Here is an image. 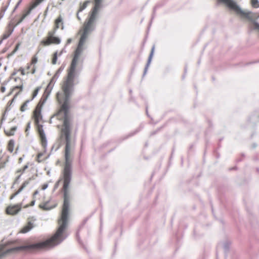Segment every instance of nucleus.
<instances>
[{
	"mask_svg": "<svg viewBox=\"0 0 259 259\" xmlns=\"http://www.w3.org/2000/svg\"><path fill=\"white\" fill-rule=\"evenodd\" d=\"M71 163L65 162L63 174V205L60 219L58 221L59 225L56 233L50 238L41 242H45L48 248H52L60 244L67 237L65 230L67 226L69 210V195L68 188L71 180Z\"/></svg>",
	"mask_w": 259,
	"mask_h": 259,
	"instance_id": "obj_1",
	"label": "nucleus"
},
{
	"mask_svg": "<svg viewBox=\"0 0 259 259\" xmlns=\"http://www.w3.org/2000/svg\"><path fill=\"white\" fill-rule=\"evenodd\" d=\"M104 0H94V6L92 8L88 20L84 22L83 30L79 38L78 46L83 47L89 33L94 30L96 21L100 9L103 7L102 3Z\"/></svg>",
	"mask_w": 259,
	"mask_h": 259,
	"instance_id": "obj_2",
	"label": "nucleus"
},
{
	"mask_svg": "<svg viewBox=\"0 0 259 259\" xmlns=\"http://www.w3.org/2000/svg\"><path fill=\"white\" fill-rule=\"evenodd\" d=\"M79 72L76 70L68 69V73L66 80L64 81L62 90L63 92V102L61 107H70V98L74 91V79L79 76Z\"/></svg>",
	"mask_w": 259,
	"mask_h": 259,
	"instance_id": "obj_3",
	"label": "nucleus"
},
{
	"mask_svg": "<svg viewBox=\"0 0 259 259\" xmlns=\"http://www.w3.org/2000/svg\"><path fill=\"white\" fill-rule=\"evenodd\" d=\"M224 3L231 10L233 11L236 14L245 18L251 22L254 25V29L259 30V23L255 20L259 18V14L254 13L251 11H243L234 0H218Z\"/></svg>",
	"mask_w": 259,
	"mask_h": 259,
	"instance_id": "obj_4",
	"label": "nucleus"
},
{
	"mask_svg": "<svg viewBox=\"0 0 259 259\" xmlns=\"http://www.w3.org/2000/svg\"><path fill=\"white\" fill-rule=\"evenodd\" d=\"M70 107H61L60 112L64 113L63 128L62 133L64 136L65 141V162L71 163L69 159L70 150V118L69 115Z\"/></svg>",
	"mask_w": 259,
	"mask_h": 259,
	"instance_id": "obj_5",
	"label": "nucleus"
},
{
	"mask_svg": "<svg viewBox=\"0 0 259 259\" xmlns=\"http://www.w3.org/2000/svg\"><path fill=\"white\" fill-rule=\"evenodd\" d=\"M45 244V242H41V241H39L34 243L21 245L9 248L2 252H0V259H1L2 257L5 256L7 254L18 252L20 250H25L28 249L39 250L41 249L48 248Z\"/></svg>",
	"mask_w": 259,
	"mask_h": 259,
	"instance_id": "obj_6",
	"label": "nucleus"
},
{
	"mask_svg": "<svg viewBox=\"0 0 259 259\" xmlns=\"http://www.w3.org/2000/svg\"><path fill=\"white\" fill-rule=\"evenodd\" d=\"M47 96L42 100V99L40 100L38 104L37 105L35 109L33 111V118L34 119L35 123H38L42 119V116L41 115V108L43 105L46 102L47 99L48 98Z\"/></svg>",
	"mask_w": 259,
	"mask_h": 259,
	"instance_id": "obj_7",
	"label": "nucleus"
},
{
	"mask_svg": "<svg viewBox=\"0 0 259 259\" xmlns=\"http://www.w3.org/2000/svg\"><path fill=\"white\" fill-rule=\"evenodd\" d=\"M64 67H60L57 70V71H56V73L54 75L53 77L51 78L49 83L47 85L45 90L46 92H48V96H49L50 94L56 80L59 77L60 74L61 73Z\"/></svg>",
	"mask_w": 259,
	"mask_h": 259,
	"instance_id": "obj_8",
	"label": "nucleus"
},
{
	"mask_svg": "<svg viewBox=\"0 0 259 259\" xmlns=\"http://www.w3.org/2000/svg\"><path fill=\"white\" fill-rule=\"evenodd\" d=\"M35 124L37 125V132L41 140L42 146L46 149L47 146V140L43 129V126L42 124H40L39 123H35Z\"/></svg>",
	"mask_w": 259,
	"mask_h": 259,
	"instance_id": "obj_9",
	"label": "nucleus"
},
{
	"mask_svg": "<svg viewBox=\"0 0 259 259\" xmlns=\"http://www.w3.org/2000/svg\"><path fill=\"white\" fill-rule=\"evenodd\" d=\"M57 29L54 28L53 30L48 32V36L45 39L41 41V44L44 46H49L52 44L51 38L53 37L56 33Z\"/></svg>",
	"mask_w": 259,
	"mask_h": 259,
	"instance_id": "obj_10",
	"label": "nucleus"
},
{
	"mask_svg": "<svg viewBox=\"0 0 259 259\" xmlns=\"http://www.w3.org/2000/svg\"><path fill=\"white\" fill-rule=\"evenodd\" d=\"M21 208V204L15 205L12 206H9L7 209L8 214L15 215L16 214Z\"/></svg>",
	"mask_w": 259,
	"mask_h": 259,
	"instance_id": "obj_11",
	"label": "nucleus"
},
{
	"mask_svg": "<svg viewBox=\"0 0 259 259\" xmlns=\"http://www.w3.org/2000/svg\"><path fill=\"white\" fill-rule=\"evenodd\" d=\"M154 49H155V46L154 45L153 46V47L151 49V52L149 54V56L148 57V60H147V64L145 67V68H144V72H143V77H144L147 73V70H148V67L151 62V60H152V57L153 56V54H154Z\"/></svg>",
	"mask_w": 259,
	"mask_h": 259,
	"instance_id": "obj_12",
	"label": "nucleus"
},
{
	"mask_svg": "<svg viewBox=\"0 0 259 259\" xmlns=\"http://www.w3.org/2000/svg\"><path fill=\"white\" fill-rule=\"evenodd\" d=\"M61 25V29H64V23L63 21V18L61 15H59L55 21V29H58L60 28V25Z\"/></svg>",
	"mask_w": 259,
	"mask_h": 259,
	"instance_id": "obj_13",
	"label": "nucleus"
},
{
	"mask_svg": "<svg viewBox=\"0 0 259 259\" xmlns=\"http://www.w3.org/2000/svg\"><path fill=\"white\" fill-rule=\"evenodd\" d=\"M83 47H80V46L77 45V48H76V50H75L73 57L78 59L79 57V56L81 54L82 52H83Z\"/></svg>",
	"mask_w": 259,
	"mask_h": 259,
	"instance_id": "obj_14",
	"label": "nucleus"
},
{
	"mask_svg": "<svg viewBox=\"0 0 259 259\" xmlns=\"http://www.w3.org/2000/svg\"><path fill=\"white\" fill-rule=\"evenodd\" d=\"M33 228V224L29 221L27 225L25 226L21 230V232L22 233H26L28 232H29L31 229H32Z\"/></svg>",
	"mask_w": 259,
	"mask_h": 259,
	"instance_id": "obj_15",
	"label": "nucleus"
},
{
	"mask_svg": "<svg viewBox=\"0 0 259 259\" xmlns=\"http://www.w3.org/2000/svg\"><path fill=\"white\" fill-rule=\"evenodd\" d=\"M44 1V0H34L31 3L29 8L32 10Z\"/></svg>",
	"mask_w": 259,
	"mask_h": 259,
	"instance_id": "obj_16",
	"label": "nucleus"
},
{
	"mask_svg": "<svg viewBox=\"0 0 259 259\" xmlns=\"http://www.w3.org/2000/svg\"><path fill=\"white\" fill-rule=\"evenodd\" d=\"M78 60V58L73 57V59L71 61L70 66L69 68V69L76 70V67Z\"/></svg>",
	"mask_w": 259,
	"mask_h": 259,
	"instance_id": "obj_17",
	"label": "nucleus"
},
{
	"mask_svg": "<svg viewBox=\"0 0 259 259\" xmlns=\"http://www.w3.org/2000/svg\"><path fill=\"white\" fill-rule=\"evenodd\" d=\"M15 145V141L14 140L11 139L8 142V149L11 153L13 152L14 150V147Z\"/></svg>",
	"mask_w": 259,
	"mask_h": 259,
	"instance_id": "obj_18",
	"label": "nucleus"
},
{
	"mask_svg": "<svg viewBox=\"0 0 259 259\" xmlns=\"http://www.w3.org/2000/svg\"><path fill=\"white\" fill-rule=\"evenodd\" d=\"M16 130L17 126H13L10 129L9 131H5V134L8 136H13Z\"/></svg>",
	"mask_w": 259,
	"mask_h": 259,
	"instance_id": "obj_19",
	"label": "nucleus"
},
{
	"mask_svg": "<svg viewBox=\"0 0 259 259\" xmlns=\"http://www.w3.org/2000/svg\"><path fill=\"white\" fill-rule=\"evenodd\" d=\"M31 101V100H27L20 107V111L21 112H24L26 110V107L28 105V104Z\"/></svg>",
	"mask_w": 259,
	"mask_h": 259,
	"instance_id": "obj_20",
	"label": "nucleus"
},
{
	"mask_svg": "<svg viewBox=\"0 0 259 259\" xmlns=\"http://www.w3.org/2000/svg\"><path fill=\"white\" fill-rule=\"evenodd\" d=\"M90 3V1H86L82 5H81L79 7V9L78 11V13L84 10L88 6V5Z\"/></svg>",
	"mask_w": 259,
	"mask_h": 259,
	"instance_id": "obj_21",
	"label": "nucleus"
},
{
	"mask_svg": "<svg viewBox=\"0 0 259 259\" xmlns=\"http://www.w3.org/2000/svg\"><path fill=\"white\" fill-rule=\"evenodd\" d=\"M41 87L40 86V87H37L35 90L34 91H33V93H32V98L31 99H30L29 100H31L32 101L34 98H35L38 93V92L39 91V90L41 89Z\"/></svg>",
	"mask_w": 259,
	"mask_h": 259,
	"instance_id": "obj_22",
	"label": "nucleus"
},
{
	"mask_svg": "<svg viewBox=\"0 0 259 259\" xmlns=\"http://www.w3.org/2000/svg\"><path fill=\"white\" fill-rule=\"evenodd\" d=\"M52 44H59L61 42V39L57 36H54L51 38Z\"/></svg>",
	"mask_w": 259,
	"mask_h": 259,
	"instance_id": "obj_23",
	"label": "nucleus"
},
{
	"mask_svg": "<svg viewBox=\"0 0 259 259\" xmlns=\"http://www.w3.org/2000/svg\"><path fill=\"white\" fill-rule=\"evenodd\" d=\"M29 181H25L21 186L20 187L19 190L17 191L19 193H20L21 191H23V190L27 186V185L29 184Z\"/></svg>",
	"mask_w": 259,
	"mask_h": 259,
	"instance_id": "obj_24",
	"label": "nucleus"
},
{
	"mask_svg": "<svg viewBox=\"0 0 259 259\" xmlns=\"http://www.w3.org/2000/svg\"><path fill=\"white\" fill-rule=\"evenodd\" d=\"M57 59H58V52H56L53 54V59H52V63L53 65H55L56 64Z\"/></svg>",
	"mask_w": 259,
	"mask_h": 259,
	"instance_id": "obj_25",
	"label": "nucleus"
},
{
	"mask_svg": "<svg viewBox=\"0 0 259 259\" xmlns=\"http://www.w3.org/2000/svg\"><path fill=\"white\" fill-rule=\"evenodd\" d=\"M251 5L254 8H259V1L258 0H251Z\"/></svg>",
	"mask_w": 259,
	"mask_h": 259,
	"instance_id": "obj_26",
	"label": "nucleus"
},
{
	"mask_svg": "<svg viewBox=\"0 0 259 259\" xmlns=\"http://www.w3.org/2000/svg\"><path fill=\"white\" fill-rule=\"evenodd\" d=\"M224 249L225 253L226 254H227L229 250V243L226 242L224 244Z\"/></svg>",
	"mask_w": 259,
	"mask_h": 259,
	"instance_id": "obj_27",
	"label": "nucleus"
},
{
	"mask_svg": "<svg viewBox=\"0 0 259 259\" xmlns=\"http://www.w3.org/2000/svg\"><path fill=\"white\" fill-rule=\"evenodd\" d=\"M20 94V92H18L13 97V99L10 100L9 102H8V104L9 105V106H11L13 103L15 101V100H16L17 96Z\"/></svg>",
	"mask_w": 259,
	"mask_h": 259,
	"instance_id": "obj_28",
	"label": "nucleus"
},
{
	"mask_svg": "<svg viewBox=\"0 0 259 259\" xmlns=\"http://www.w3.org/2000/svg\"><path fill=\"white\" fill-rule=\"evenodd\" d=\"M19 46H20V44H17L16 45L14 50L12 51V52L9 55V56H13L19 49Z\"/></svg>",
	"mask_w": 259,
	"mask_h": 259,
	"instance_id": "obj_29",
	"label": "nucleus"
},
{
	"mask_svg": "<svg viewBox=\"0 0 259 259\" xmlns=\"http://www.w3.org/2000/svg\"><path fill=\"white\" fill-rule=\"evenodd\" d=\"M28 165H25L24 166V167L22 168L19 169L17 170V173H23L25 171V170L28 168Z\"/></svg>",
	"mask_w": 259,
	"mask_h": 259,
	"instance_id": "obj_30",
	"label": "nucleus"
},
{
	"mask_svg": "<svg viewBox=\"0 0 259 259\" xmlns=\"http://www.w3.org/2000/svg\"><path fill=\"white\" fill-rule=\"evenodd\" d=\"M10 0L8 3V4L5 6V7H2L1 9V11L2 12H3L4 13H5V12L7 11V9L8 8L9 6V5H10Z\"/></svg>",
	"mask_w": 259,
	"mask_h": 259,
	"instance_id": "obj_31",
	"label": "nucleus"
},
{
	"mask_svg": "<svg viewBox=\"0 0 259 259\" xmlns=\"http://www.w3.org/2000/svg\"><path fill=\"white\" fill-rule=\"evenodd\" d=\"M39 207L41 208H42V209L45 210H50L52 208V207H48L47 206V203L44 204H43V205H40Z\"/></svg>",
	"mask_w": 259,
	"mask_h": 259,
	"instance_id": "obj_32",
	"label": "nucleus"
},
{
	"mask_svg": "<svg viewBox=\"0 0 259 259\" xmlns=\"http://www.w3.org/2000/svg\"><path fill=\"white\" fill-rule=\"evenodd\" d=\"M15 89H20V91L19 92H21V91H22L23 89V83L22 82V84L20 85H16L15 86L13 90H15Z\"/></svg>",
	"mask_w": 259,
	"mask_h": 259,
	"instance_id": "obj_33",
	"label": "nucleus"
},
{
	"mask_svg": "<svg viewBox=\"0 0 259 259\" xmlns=\"http://www.w3.org/2000/svg\"><path fill=\"white\" fill-rule=\"evenodd\" d=\"M10 34H8V32L4 33L2 36V39L4 40L7 39L10 36Z\"/></svg>",
	"mask_w": 259,
	"mask_h": 259,
	"instance_id": "obj_34",
	"label": "nucleus"
},
{
	"mask_svg": "<svg viewBox=\"0 0 259 259\" xmlns=\"http://www.w3.org/2000/svg\"><path fill=\"white\" fill-rule=\"evenodd\" d=\"M37 62V58L36 56L33 57L31 60L32 64H36Z\"/></svg>",
	"mask_w": 259,
	"mask_h": 259,
	"instance_id": "obj_35",
	"label": "nucleus"
},
{
	"mask_svg": "<svg viewBox=\"0 0 259 259\" xmlns=\"http://www.w3.org/2000/svg\"><path fill=\"white\" fill-rule=\"evenodd\" d=\"M32 10L29 7L28 9L25 12L24 14L27 16L31 12Z\"/></svg>",
	"mask_w": 259,
	"mask_h": 259,
	"instance_id": "obj_36",
	"label": "nucleus"
},
{
	"mask_svg": "<svg viewBox=\"0 0 259 259\" xmlns=\"http://www.w3.org/2000/svg\"><path fill=\"white\" fill-rule=\"evenodd\" d=\"M18 71L21 72V73L22 75H25V71H24V69L23 68L20 67Z\"/></svg>",
	"mask_w": 259,
	"mask_h": 259,
	"instance_id": "obj_37",
	"label": "nucleus"
},
{
	"mask_svg": "<svg viewBox=\"0 0 259 259\" xmlns=\"http://www.w3.org/2000/svg\"><path fill=\"white\" fill-rule=\"evenodd\" d=\"M30 128V122H28L27 123V126H26L25 132H27V131H28Z\"/></svg>",
	"mask_w": 259,
	"mask_h": 259,
	"instance_id": "obj_38",
	"label": "nucleus"
},
{
	"mask_svg": "<svg viewBox=\"0 0 259 259\" xmlns=\"http://www.w3.org/2000/svg\"><path fill=\"white\" fill-rule=\"evenodd\" d=\"M48 187V184L46 183L44 184L42 186V190H45Z\"/></svg>",
	"mask_w": 259,
	"mask_h": 259,
	"instance_id": "obj_39",
	"label": "nucleus"
},
{
	"mask_svg": "<svg viewBox=\"0 0 259 259\" xmlns=\"http://www.w3.org/2000/svg\"><path fill=\"white\" fill-rule=\"evenodd\" d=\"M19 193L17 191L16 193L13 194L10 197L11 199H13L15 197H16L17 195H18Z\"/></svg>",
	"mask_w": 259,
	"mask_h": 259,
	"instance_id": "obj_40",
	"label": "nucleus"
},
{
	"mask_svg": "<svg viewBox=\"0 0 259 259\" xmlns=\"http://www.w3.org/2000/svg\"><path fill=\"white\" fill-rule=\"evenodd\" d=\"M14 29V27H13L12 28H10L9 29L8 31L7 32L8 34H10V35L12 33Z\"/></svg>",
	"mask_w": 259,
	"mask_h": 259,
	"instance_id": "obj_41",
	"label": "nucleus"
},
{
	"mask_svg": "<svg viewBox=\"0 0 259 259\" xmlns=\"http://www.w3.org/2000/svg\"><path fill=\"white\" fill-rule=\"evenodd\" d=\"M5 91H6V87L4 86H2L1 87V92L2 93H4L5 92Z\"/></svg>",
	"mask_w": 259,
	"mask_h": 259,
	"instance_id": "obj_42",
	"label": "nucleus"
},
{
	"mask_svg": "<svg viewBox=\"0 0 259 259\" xmlns=\"http://www.w3.org/2000/svg\"><path fill=\"white\" fill-rule=\"evenodd\" d=\"M20 177H21V175H20L18 176H17V177L16 178V180L15 181V183H18V181L19 180V179L20 178Z\"/></svg>",
	"mask_w": 259,
	"mask_h": 259,
	"instance_id": "obj_43",
	"label": "nucleus"
},
{
	"mask_svg": "<svg viewBox=\"0 0 259 259\" xmlns=\"http://www.w3.org/2000/svg\"><path fill=\"white\" fill-rule=\"evenodd\" d=\"M14 80H15V81H17V80H21V82H22V81H23V80H22L20 77H15V78H14Z\"/></svg>",
	"mask_w": 259,
	"mask_h": 259,
	"instance_id": "obj_44",
	"label": "nucleus"
},
{
	"mask_svg": "<svg viewBox=\"0 0 259 259\" xmlns=\"http://www.w3.org/2000/svg\"><path fill=\"white\" fill-rule=\"evenodd\" d=\"M26 15H25L24 13L22 15V17H21V19H22V21L26 17Z\"/></svg>",
	"mask_w": 259,
	"mask_h": 259,
	"instance_id": "obj_45",
	"label": "nucleus"
},
{
	"mask_svg": "<svg viewBox=\"0 0 259 259\" xmlns=\"http://www.w3.org/2000/svg\"><path fill=\"white\" fill-rule=\"evenodd\" d=\"M26 15H25L24 13L22 15V17H21V19H22V21L26 17Z\"/></svg>",
	"mask_w": 259,
	"mask_h": 259,
	"instance_id": "obj_46",
	"label": "nucleus"
},
{
	"mask_svg": "<svg viewBox=\"0 0 259 259\" xmlns=\"http://www.w3.org/2000/svg\"><path fill=\"white\" fill-rule=\"evenodd\" d=\"M5 13L0 11V20L4 17Z\"/></svg>",
	"mask_w": 259,
	"mask_h": 259,
	"instance_id": "obj_47",
	"label": "nucleus"
},
{
	"mask_svg": "<svg viewBox=\"0 0 259 259\" xmlns=\"http://www.w3.org/2000/svg\"><path fill=\"white\" fill-rule=\"evenodd\" d=\"M39 192L38 190H36L35 191V192H34L33 193V198L34 197V196L36 195H37L38 194Z\"/></svg>",
	"mask_w": 259,
	"mask_h": 259,
	"instance_id": "obj_48",
	"label": "nucleus"
},
{
	"mask_svg": "<svg viewBox=\"0 0 259 259\" xmlns=\"http://www.w3.org/2000/svg\"><path fill=\"white\" fill-rule=\"evenodd\" d=\"M18 6L16 5V6H15L14 8V10H13L12 11V13H13L18 8Z\"/></svg>",
	"mask_w": 259,
	"mask_h": 259,
	"instance_id": "obj_49",
	"label": "nucleus"
},
{
	"mask_svg": "<svg viewBox=\"0 0 259 259\" xmlns=\"http://www.w3.org/2000/svg\"><path fill=\"white\" fill-rule=\"evenodd\" d=\"M35 200H33L31 202L30 205H31V206H33V205L35 204Z\"/></svg>",
	"mask_w": 259,
	"mask_h": 259,
	"instance_id": "obj_50",
	"label": "nucleus"
},
{
	"mask_svg": "<svg viewBox=\"0 0 259 259\" xmlns=\"http://www.w3.org/2000/svg\"><path fill=\"white\" fill-rule=\"evenodd\" d=\"M22 21H23L22 20V19H20L17 22V24H16V26L20 24Z\"/></svg>",
	"mask_w": 259,
	"mask_h": 259,
	"instance_id": "obj_51",
	"label": "nucleus"
},
{
	"mask_svg": "<svg viewBox=\"0 0 259 259\" xmlns=\"http://www.w3.org/2000/svg\"><path fill=\"white\" fill-rule=\"evenodd\" d=\"M71 41H72L71 38L68 39L67 40V44H69L71 43Z\"/></svg>",
	"mask_w": 259,
	"mask_h": 259,
	"instance_id": "obj_52",
	"label": "nucleus"
},
{
	"mask_svg": "<svg viewBox=\"0 0 259 259\" xmlns=\"http://www.w3.org/2000/svg\"><path fill=\"white\" fill-rule=\"evenodd\" d=\"M17 73V71H14L12 73V75L11 76H15V75H16Z\"/></svg>",
	"mask_w": 259,
	"mask_h": 259,
	"instance_id": "obj_53",
	"label": "nucleus"
},
{
	"mask_svg": "<svg viewBox=\"0 0 259 259\" xmlns=\"http://www.w3.org/2000/svg\"><path fill=\"white\" fill-rule=\"evenodd\" d=\"M22 0H19L16 5L19 6L20 5V4L22 3Z\"/></svg>",
	"mask_w": 259,
	"mask_h": 259,
	"instance_id": "obj_54",
	"label": "nucleus"
},
{
	"mask_svg": "<svg viewBox=\"0 0 259 259\" xmlns=\"http://www.w3.org/2000/svg\"><path fill=\"white\" fill-rule=\"evenodd\" d=\"M138 131H138V130H136V131H135V132L134 133L131 134L130 136H133L134 134H136L137 133H138Z\"/></svg>",
	"mask_w": 259,
	"mask_h": 259,
	"instance_id": "obj_55",
	"label": "nucleus"
},
{
	"mask_svg": "<svg viewBox=\"0 0 259 259\" xmlns=\"http://www.w3.org/2000/svg\"><path fill=\"white\" fill-rule=\"evenodd\" d=\"M59 181H59L58 182H57L56 183V184H55V188H57V187H58V185H59Z\"/></svg>",
	"mask_w": 259,
	"mask_h": 259,
	"instance_id": "obj_56",
	"label": "nucleus"
},
{
	"mask_svg": "<svg viewBox=\"0 0 259 259\" xmlns=\"http://www.w3.org/2000/svg\"><path fill=\"white\" fill-rule=\"evenodd\" d=\"M35 72V68H33L32 70V71H31V73L32 74H34Z\"/></svg>",
	"mask_w": 259,
	"mask_h": 259,
	"instance_id": "obj_57",
	"label": "nucleus"
},
{
	"mask_svg": "<svg viewBox=\"0 0 259 259\" xmlns=\"http://www.w3.org/2000/svg\"><path fill=\"white\" fill-rule=\"evenodd\" d=\"M42 156V153H39L37 155V158L39 159L40 157Z\"/></svg>",
	"mask_w": 259,
	"mask_h": 259,
	"instance_id": "obj_58",
	"label": "nucleus"
},
{
	"mask_svg": "<svg viewBox=\"0 0 259 259\" xmlns=\"http://www.w3.org/2000/svg\"><path fill=\"white\" fill-rule=\"evenodd\" d=\"M256 147H257V144H256V143H253V144H252V147H253V148H255Z\"/></svg>",
	"mask_w": 259,
	"mask_h": 259,
	"instance_id": "obj_59",
	"label": "nucleus"
},
{
	"mask_svg": "<svg viewBox=\"0 0 259 259\" xmlns=\"http://www.w3.org/2000/svg\"><path fill=\"white\" fill-rule=\"evenodd\" d=\"M22 160H23V158H22V157H20V158H19V162L20 163V162H21L22 161Z\"/></svg>",
	"mask_w": 259,
	"mask_h": 259,
	"instance_id": "obj_60",
	"label": "nucleus"
},
{
	"mask_svg": "<svg viewBox=\"0 0 259 259\" xmlns=\"http://www.w3.org/2000/svg\"><path fill=\"white\" fill-rule=\"evenodd\" d=\"M5 163H3V164H2V166H1V165H0V169H1V168L4 167L5 166Z\"/></svg>",
	"mask_w": 259,
	"mask_h": 259,
	"instance_id": "obj_61",
	"label": "nucleus"
},
{
	"mask_svg": "<svg viewBox=\"0 0 259 259\" xmlns=\"http://www.w3.org/2000/svg\"><path fill=\"white\" fill-rule=\"evenodd\" d=\"M77 19H78L79 20H80V17L79 16V15H78V13H77Z\"/></svg>",
	"mask_w": 259,
	"mask_h": 259,
	"instance_id": "obj_62",
	"label": "nucleus"
},
{
	"mask_svg": "<svg viewBox=\"0 0 259 259\" xmlns=\"http://www.w3.org/2000/svg\"><path fill=\"white\" fill-rule=\"evenodd\" d=\"M10 109H11L10 108H9V107H7V109H6V110L7 111H9V110H10Z\"/></svg>",
	"mask_w": 259,
	"mask_h": 259,
	"instance_id": "obj_63",
	"label": "nucleus"
},
{
	"mask_svg": "<svg viewBox=\"0 0 259 259\" xmlns=\"http://www.w3.org/2000/svg\"><path fill=\"white\" fill-rule=\"evenodd\" d=\"M184 70H185V73H186L187 72V67L186 66H185Z\"/></svg>",
	"mask_w": 259,
	"mask_h": 259,
	"instance_id": "obj_64",
	"label": "nucleus"
}]
</instances>
